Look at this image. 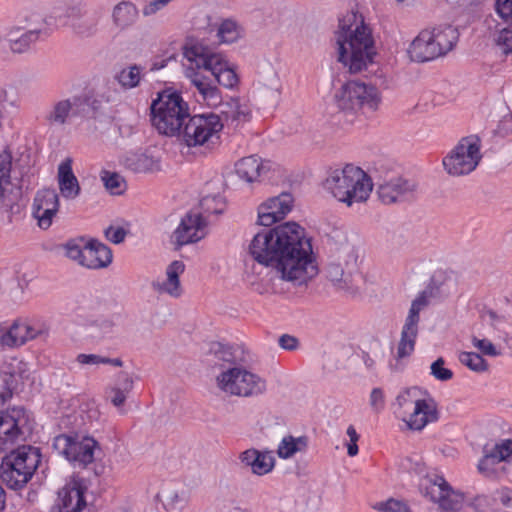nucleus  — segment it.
Wrapping results in <instances>:
<instances>
[{"mask_svg": "<svg viewBox=\"0 0 512 512\" xmlns=\"http://www.w3.org/2000/svg\"><path fill=\"white\" fill-rule=\"evenodd\" d=\"M249 253L259 264L274 268L281 280L294 287L307 284L318 272L310 239L296 222L258 232L249 245Z\"/></svg>", "mask_w": 512, "mask_h": 512, "instance_id": "obj_1", "label": "nucleus"}, {"mask_svg": "<svg viewBox=\"0 0 512 512\" xmlns=\"http://www.w3.org/2000/svg\"><path fill=\"white\" fill-rule=\"evenodd\" d=\"M184 57L188 61L185 75L198 91L201 100L209 107H217L222 103V96L216 84L225 88H233L238 77L227 61L207 47L195 44L185 47Z\"/></svg>", "mask_w": 512, "mask_h": 512, "instance_id": "obj_2", "label": "nucleus"}, {"mask_svg": "<svg viewBox=\"0 0 512 512\" xmlns=\"http://www.w3.org/2000/svg\"><path fill=\"white\" fill-rule=\"evenodd\" d=\"M338 61L351 74L359 73L373 62L376 52L370 28L363 17L355 12L346 14L339 21L336 32Z\"/></svg>", "mask_w": 512, "mask_h": 512, "instance_id": "obj_3", "label": "nucleus"}, {"mask_svg": "<svg viewBox=\"0 0 512 512\" xmlns=\"http://www.w3.org/2000/svg\"><path fill=\"white\" fill-rule=\"evenodd\" d=\"M333 241V259L326 267V276L336 290L356 294L362 282V276L356 271L357 254L347 236L335 230L330 236Z\"/></svg>", "mask_w": 512, "mask_h": 512, "instance_id": "obj_4", "label": "nucleus"}, {"mask_svg": "<svg viewBox=\"0 0 512 512\" xmlns=\"http://www.w3.org/2000/svg\"><path fill=\"white\" fill-rule=\"evenodd\" d=\"M325 187L339 202L351 207L369 198L373 184L361 168L348 164L332 171L325 180Z\"/></svg>", "mask_w": 512, "mask_h": 512, "instance_id": "obj_5", "label": "nucleus"}, {"mask_svg": "<svg viewBox=\"0 0 512 512\" xmlns=\"http://www.w3.org/2000/svg\"><path fill=\"white\" fill-rule=\"evenodd\" d=\"M189 116L188 103L177 92L164 91L151 104V121L167 136H177Z\"/></svg>", "mask_w": 512, "mask_h": 512, "instance_id": "obj_6", "label": "nucleus"}, {"mask_svg": "<svg viewBox=\"0 0 512 512\" xmlns=\"http://www.w3.org/2000/svg\"><path fill=\"white\" fill-rule=\"evenodd\" d=\"M40 463L39 450L24 445L12 450L3 457L0 465V478L10 489H22L32 478Z\"/></svg>", "mask_w": 512, "mask_h": 512, "instance_id": "obj_7", "label": "nucleus"}, {"mask_svg": "<svg viewBox=\"0 0 512 512\" xmlns=\"http://www.w3.org/2000/svg\"><path fill=\"white\" fill-rule=\"evenodd\" d=\"M334 99L339 112L350 122L360 112L362 114L373 113L380 104L378 89L374 85L359 81L345 83L335 93Z\"/></svg>", "mask_w": 512, "mask_h": 512, "instance_id": "obj_8", "label": "nucleus"}, {"mask_svg": "<svg viewBox=\"0 0 512 512\" xmlns=\"http://www.w3.org/2000/svg\"><path fill=\"white\" fill-rule=\"evenodd\" d=\"M223 129L220 116L209 113L189 116L177 137L188 147L215 145Z\"/></svg>", "mask_w": 512, "mask_h": 512, "instance_id": "obj_9", "label": "nucleus"}, {"mask_svg": "<svg viewBox=\"0 0 512 512\" xmlns=\"http://www.w3.org/2000/svg\"><path fill=\"white\" fill-rule=\"evenodd\" d=\"M481 141L477 136L463 137L443 158L445 171L453 177L468 175L478 166L482 154Z\"/></svg>", "mask_w": 512, "mask_h": 512, "instance_id": "obj_10", "label": "nucleus"}, {"mask_svg": "<svg viewBox=\"0 0 512 512\" xmlns=\"http://www.w3.org/2000/svg\"><path fill=\"white\" fill-rule=\"evenodd\" d=\"M216 382L221 391L240 397L258 396L266 390L265 380L240 365L222 371Z\"/></svg>", "mask_w": 512, "mask_h": 512, "instance_id": "obj_11", "label": "nucleus"}, {"mask_svg": "<svg viewBox=\"0 0 512 512\" xmlns=\"http://www.w3.org/2000/svg\"><path fill=\"white\" fill-rule=\"evenodd\" d=\"M52 446L59 455L81 468L91 464L95 459V452L100 450L95 439L78 433L60 434L54 438Z\"/></svg>", "mask_w": 512, "mask_h": 512, "instance_id": "obj_12", "label": "nucleus"}, {"mask_svg": "<svg viewBox=\"0 0 512 512\" xmlns=\"http://www.w3.org/2000/svg\"><path fill=\"white\" fill-rule=\"evenodd\" d=\"M12 155L7 149L0 152V213L12 216L20 212L19 202L22 198V178L13 177Z\"/></svg>", "mask_w": 512, "mask_h": 512, "instance_id": "obj_13", "label": "nucleus"}, {"mask_svg": "<svg viewBox=\"0 0 512 512\" xmlns=\"http://www.w3.org/2000/svg\"><path fill=\"white\" fill-rule=\"evenodd\" d=\"M420 490L444 512H458L463 507L464 495L455 491L441 475H426L420 483Z\"/></svg>", "mask_w": 512, "mask_h": 512, "instance_id": "obj_14", "label": "nucleus"}, {"mask_svg": "<svg viewBox=\"0 0 512 512\" xmlns=\"http://www.w3.org/2000/svg\"><path fill=\"white\" fill-rule=\"evenodd\" d=\"M431 295V291L424 290L415 300H413L401 331V338L397 346V360L409 357L413 353L418 335V323L420 320L419 313L428 305V297Z\"/></svg>", "mask_w": 512, "mask_h": 512, "instance_id": "obj_15", "label": "nucleus"}, {"mask_svg": "<svg viewBox=\"0 0 512 512\" xmlns=\"http://www.w3.org/2000/svg\"><path fill=\"white\" fill-rule=\"evenodd\" d=\"M206 235V219L201 213L190 211L181 219L171 238L175 250H179L184 245L202 240Z\"/></svg>", "mask_w": 512, "mask_h": 512, "instance_id": "obj_16", "label": "nucleus"}, {"mask_svg": "<svg viewBox=\"0 0 512 512\" xmlns=\"http://www.w3.org/2000/svg\"><path fill=\"white\" fill-rule=\"evenodd\" d=\"M47 334L48 328L45 325L36 327L27 321L15 320L9 328L0 324V350L21 346L29 340Z\"/></svg>", "mask_w": 512, "mask_h": 512, "instance_id": "obj_17", "label": "nucleus"}, {"mask_svg": "<svg viewBox=\"0 0 512 512\" xmlns=\"http://www.w3.org/2000/svg\"><path fill=\"white\" fill-rule=\"evenodd\" d=\"M254 93L260 105L276 108L282 94V83L278 73L272 68L263 72L254 86Z\"/></svg>", "mask_w": 512, "mask_h": 512, "instance_id": "obj_18", "label": "nucleus"}, {"mask_svg": "<svg viewBox=\"0 0 512 512\" xmlns=\"http://www.w3.org/2000/svg\"><path fill=\"white\" fill-rule=\"evenodd\" d=\"M82 100L75 95L55 101L45 114V121L50 127H63L74 117H81L83 113Z\"/></svg>", "mask_w": 512, "mask_h": 512, "instance_id": "obj_19", "label": "nucleus"}, {"mask_svg": "<svg viewBox=\"0 0 512 512\" xmlns=\"http://www.w3.org/2000/svg\"><path fill=\"white\" fill-rule=\"evenodd\" d=\"M59 210V196L55 189L39 190L33 201V216L41 229H48Z\"/></svg>", "mask_w": 512, "mask_h": 512, "instance_id": "obj_20", "label": "nucleus"}, {"mask_svg": "<svg viewBox=\"0 0 512 512\" xmlns=\"http://www.w3.org/2000/svg\"><path fill=\"white\" fill-rule=\"evenodd\" d=\"M293 197L290 193H281L269 198L258 207V223L271 226L282 220L292 209Z\"/></svg>", "mask_w": 512, "mask_h": 512, "instance_id": "obj_21", "label": "nucleus"}, {"mask_svg": "<svg viewBox=\"0 0 512 512\" xmlns=\"http://www.w3.org/2000/svg\"><path fill=\"white\" fill-rule=\"evenodd\" d=\"M23 419V408H14L11 412L0 414V451L10 448L21 438Z\"/></svg>", "mask_w": 512, "mask_h": 512, "instance_id": "obj_22", "label": "nucleus"}, {"mask_svg": "<svg viewBox=\"0 0 512 512\" xmlns=\"http://www.w3.org/2000/svg\"><path fill=\"white\" fill-rule=\"evenodd\" d=\"M416 188L417 184L414 181L397 177L389 181L379 183L377 193L384 204H392L406 200L413 195Z\"/></svg>", "mask_w": 512, "mask_h": 512, "instance_id": "obj_23", "label": "nucleus"}, {"mask_svg": "<svg viewBox=\"0 0 512 512\" xmlns=\"http://www.w3.org/2000/svg\"><path fill=\"white\" fill-rule=\"evenodd\" d=\"M410 411L408 419L403 418L410 430L420 431L438 419L437 405L431 398L417 401Z\"/></svg>", "mask_w": 512, "mask_h": 512, "instance_id": "obj_24", "label": "nucleus"}, {"mask_svg": "<svg viewBox=\"0 0 512 512\" xmlns=\"http://www.w3.org/2000/svg\"><path fill=\"white\" fill-rule=\"evenodd\" d=\"M46 32V29L42 28H32L22 32L20 28L14 27L4 35L1 41L11 52L20 54L28 51L30 45Z\"/></svg>", "mask_w": 512, "mask_h": 512, "instance_id": "obj_25", "label": "nucleus"}, {"mask_svg": "<svg viewBox=\"0 0 512 512\" xmlns=\"http://www.w3.org/2000/svg\"><path fill=\"white\" fill-rule=\"evenodd\" d=\"M205 356L209 365L219 367L223 371L233 366H239L242 361L236 350L220 342H211Z\"/></svg>", "mask_w": 512, "mask_h": 512, "instance_id": "obj_26", "label": "nucleus"}, {"mask_svg": "<svg viewBox=\"0 0 512 512\" xmlns=\"http://www.w3.org/2000/svg\"><path fill=\"white\" fill-rule=\"evenodd\" d=\"M408 53L411 60L416 62H426L441 56L435 46L433 32L427 29L422 30L413 40Z\"/></svg>", "mask_w": 512, "mask_h": 512, "instance_id": "obj_27", "label": "nucleus"}, {"mask_svg": "<svg viewBox=\"0 0 512 512\" xmlns=\"http://www.w3.org/2000/svg\"><path fill=\"white\" fill-rule=\"evenodd\" d=\"M184 270L185 264L182 261H173L166 268V279L154 281L152 283L153 289L160 294L165 293L174 298L180 297L183 293L180 275L184 273Z\"/></svg>", "mask_w": 512, "mask_h": 512, "instance_id": "obj_28", "label": "nucleus"}, {"mask_svg": "<svg viewBox=\"0 0 512 512\" xmlns=\"http://www.w3.org/2000/svg\"><path fill=\"white\" fill-rule=\"evenodd\" d=\"M82 266L89 269L106 268L112 262V251L103 243L91 239L86 243Z\"/></svg>", "mask_w": 512, "mask_h": 512, "instance_id": "obj_29", "label": "nucleus"}, {"mask_svg": "<svg viewBox=\"0 0 512 512\" xmlns=\"http://www.w3.org/2000/svg\"><path fill=\"white\" fill-rule=\"evenodd\" d=\"M239 459L242 464L251 467L252 472L256 475L267 474L275 464V459L269 452H261L254 448L240 453Z\"/></svg>", "mask_w": 512, "mask_h": 512, "instance_id": "obj_30", "label": "nucleus"}, {"mask_svg": "<svg viewBox=\"0 0 512 512\" xmlns=\"http://www.w3.org/2000/svg\"><path fill=\"white\" fill-rule=\"evenodd\" d=\"M267 170L266 163L256 155L243 157L235 164L236 174L247 183L259 181Z\"/></svg>", "mask_w": 512, "mask_h": 512, "instance_id": "obj_31", "label": "nucleus"}, {"mask_svg": "<svg viewBox=\"0 0 512 512\" xmlns=\"http://www.w3.org/2000/svg\"><path fill=\"white\" fill-rule=\"evenodd\" d=\"M124 165L135 173H154L161 171V159L149 151L135 152L126 156Z\"/></svg>", "mask_w": 512, "mask_h": 512, "instance_id": "obj_32", "label": "nucleus"}, {"mask_svg": "<svg viewBox=\"0 0 512 512\" xmlns=\"http://www.w3.org/2000/svg\"><path fill=\"white\" fill-rule=\"evenodd\" d=\"M58 184L64 198L73 199L80 194L79 182L72 171V159L66 158L58 167Z\"/></svg>", "mask_w": 512, "mask_h": 512, "instance_id": "obj_33", "label": "nucleus"}, {"mask_svg": "<svg viewBox=\"0 0 512 512\" xmlns=\"http://www.w3.org/2000/svg\"><path fill=\"white\" fill-rule=\"evenodd\" d=\"M138 18V8L130 1H121L112 9V23L121 31L132 27L137 22Z\"/></svg>", "mask_w": 512, "mask_h": 512, "instance_id": "obj_34", "label": "nucleus"}, {"mask_svg": "<svg viewBox=\"0 0 512 512\" xmlns=\"http://www.w3.org/2000/svg\"><path fill=\"white\" fill-rule=\"evenodd\" d=\"M431 31L435 46L440 50L441 56L449 52L458 40L457 30L450 25L433 28Z\"/></svg>", "mask_w": 512, "mask_h": 512, "instance_id": "obj_35", "label": "nucleus"}, {"mask_svg": "<svg viewBox=\"0 0 512 512\" xmlns=\"http://www.w3.org/2000/svg\"><path fill=\"white\" fill-rule=\"evenodd\" d=\"M157 497L168 512L180 511L188 502V498L184 493H179L173 488L163 490Z\"/></svg>", "mask_w": 512, "mask_h": 512, "instance_id": "obj_36", "label": "nucleus"}, {"mask_svg": "<svg viewBox=\"0 0 512 512\" xmlns=\"http://www.w3.org/2000/svg\"><path fill=\"white\" fill-rule=\"evenodd\" d=\"M307 447V438L305 436L293 437L286 436L278 446L277 454L282 459H288L295 453L304 451Z\"/></svg>", "mask_w": 512, "mask_h": 512, "instance_id": "obj_37", "label": "nucleus"}, {"mask_svg": "<svg viewBox=\"0 0 512 512\" xmlns=\"http://www.w3.org/2000/svg\"><path fill=\"white\" fill-rule=\"evenodd\" d=\"M142 70L141 66L134 64L122 69L115 78L123 88L132 89L139 85L142 78Z\"/></svg>", "mask_w": 512, "mask_h": 512, "instance_id": "obj_38", "label": "nucleus"}, {"mask_svg": "<svg viewBox=\"0 0 512 512\" xmlns=\"http://www.w3.org/2000/svg\"><path fill=\"white\" fill-rule=\"evenodd\" d=\"M225 109L221 110V114L224 116L226 121L240 122L246 121L249 116V111L246 107L242 106L238 99H231L229 102L223 105Z\"/></svg>", "mask_w": 512, "mask_h": 512, "instance_id": "obj_39", "label": "nucleus"}, {"mask_svg": "<svg viewBox=\"0 0 512 512\" xmlns=\"http://www.w3.org/2000/svg\"><path fill=\"white\" fill-rule=\"evenodd\" d=\"M100 178H101L105 188L112 195H120L125 191L126 182L120 174H118L116 172H109V171L103 170L100 173Z\"/></svg>", "mask_w": 512, "mask_h": 512, "instance_id": "obj_40", "label": "nucleus"}, {"mask_svg": "<svg viewBox=\"0 0 512 512\" xmlns=\"http://www.w3.org/2000/svg\"><path fill=\"white\" fill-rule=\"evenodd\" d=\"M122 377L123 381L121 383V387H113L110 390L111 403L117 408L124 405L127 394L133 388V380L126 374H122Z\"/></svg>", "mask_w": 512, "mask_h": 512, "instance_id": "obj_41", "label": "nucleus"}, {"mask_svg": "<svg viewBox=\"0 0 512 512\" xmlns=\"http://www.w3.org/2000/svg\"><path fill=\"white\" fill-rule=\"evenodd\" d=\"M79 99L82 100L83 105V113L81 117H94L96 118L103 110V104L105 102L104 97L97 96H82L78 95Z\"/></svg>", "mask_w": 512, "mask_h": 512, "instance_id": "obj_42", "label": "nucleus"}, {"mask_svg": "<svg viewBox=\"0 0 512 512\" xmlns=\"http://www.w3.org/2000/svg\"><path fill=\"white\" fill-rule=\"evenodd\" d=\"M459 361L475 372H484L488 369L487 361L480 354L475 352H461Z\"/></svg>", "mask_w": 512, "mask_h": 512, "instance_id": "obj_43", "label": "nucleus"}, {"mask_svg": "<svg viewBox=\"0 0 512 512\" xmlns=\"http://www.w3.org/2000/svg\"><path fill=\"white\" fill-rule=\"evenodd\" d=\"M87 241L88 240L83 237L69 240L64 246L67 257L82 265L84 260L83 251L85 250Z\"/></svg>", "mask_w": 512, "mask_h": 512, "instance_id": "obj_44", "label": "nucleus"}, {"mask_svg": "<svg viewBox=\"0 0 512 512\" xmlns=\"http://www.w3.org/2000/svg\"><path fill=\"white\" fill-rule=\"evenodd\" d=\"M217 35L222 43H233L239 38V29L232 20H224L219 26Z\"/></svg>", "mask_w": 512, "mask_h": 512, "instance_id": "obj_45", "label": "nucleus"}, {"mask_svg": "<svg viewBox=\"0 0 512 512\" xmlns=\"http://www.w3.org/2000/svg\"><path fill=\"white\" fill-rule=\"evenodd\" d=\"M506 24L497 33L495 43L501 53L508 55L512 53V23Z\"/></svg>", "mask_w": 512, "mask_h": 512, "instance_id": "obj_46", "label": "nucleus"}, {"mask_svg": "<svg viewBox=\"0 0 512 512\" xmlns=\"http://www.w3.org/2000/svg\"><path fill=\"white\" fill-rule=\"evenodd\" d=\"M372 509L379 512H410L406 502L394 498L377 502L372 505Z\"/></svg>", "mask_w": 512, "mask_h": 512, "instance_id": "obj_47", "label": "nucleus"}, {"mask_svg": "<svg viewBox=\"0 0 512 512\" xmlns=\"http://www.w3.org/2000/svg\"><path fill=\"white\" fill-rule=\"evenodd\" d=\"M25 21L28 24V26L30 27V29H32V28L46 29L47 32L44 33L45 35L49 34L48 26H51L55 23V19L53 17L43 16L38 11L29 12L25 16Z\"/></svg>", "mask_w": 512, "mask_h": 512, "instance_id": "obj_48", "label": "nucleus"}, {"mask_svg": "<svg viewBox=\"0 0 512 512\" xmlns=\"http://www.w3.org/2000/svg\"><path fill=\"white\" fill-rule=\"evenodd\" d=\"M417 388H409L405 391L401 392L396 398V404L399 408L403 409L404 412H409L414 405H416L417 401H421L418 396Z\"/></svg>", "mask_w": 512, "mask_h": 512, "instance_id": "obj_49", "label": "nucleus"}, {"mask_svg": "<svg viewBox=\"0 0 512 512\" xmlns=\"http://www.w3.org/2000/svg\"><path fill=\"white\" fill-rule=\"evenodd\" d=\"M98 20L95 17H83L73 24V30L80 36H91L97 30Z\"/></svg>", "mask_w": 512, "mask_h": 512, "instance_id": "obj_50", "label": "nucleus"}, {"mask_svg": "<svg viewBox=\"0 0 512 512\" xmlns=\"http://www.w3.org/2000/svg\"><path fill=\"white\" fill-rule=\"evenodd\" d=\"M489 451L491 452L489 456H492L493 464L506 461L512 455V440H504L502 443L494 445Z\"/></svg>", "mask_w": 512, "mask_h": 512, "instance_id": "obj_51", "label": "nucleus"}, {"mask_svg": "<svg viewBox=\"0 0 512 512\" xmlns=\"http://www.w3.org/2000/svg\"><path fill=\"white\" fill-rule=\"evenodd\" d=\"M14 376L8 372L0 371V408L12 397Z\"/></svg>", "mask_w": 512, "mask_h": 512, "instance_id": "obj_52", "label": "nucleus"}, {"mask_svg": "<svg viewBox=\"0 0 512 512\" xmlns=\"http://www.w3.org/2000/svg\"><path fill=\"white\" fill-rule=\"evenodd\" d=\"M445 360L442 357L437 358L430 366L431 375L442 382L449 381L453 378V372L444 367Z\"/></svg>", "mask_w": 512, "mask_h": 512, "instance_id": "obj_53", "label": "nucleus"}, {"mask_svg": "<svg viewBox=\"0 0 512 512\" xmlns=\"http://www.w3.org/2000/svg\"><path fill=\"white\" fill-rule=\"evenodd\" d=\"M481 319L495 331H500L503 323L506 321L505 316L499 315L492 309L484 310L481 314Z\"/></svg>", "mask_w": 512, "mask_h": 512, "instance_id": "obj_54", "label": "nucleus"}, {"mask_svg": "<svg viewBox=\"0 0 512 512\" xmlns=\"http://www.w3.org/2000/svg\"><path fill=\"white\" fill-rule=\"evenodd\" d=\"M471 341L473 346L484 355L491 357H496L500 355V352L496 349L494 344L487 339H479L476 336H472Z\"/></svg>", "mask_w": 512, "mask_h": 512, "instance_id": "obj_55", "label": "nucleus"}, {"mask_svg": "<svg viewBox=\"0 0 512 512\" xmlns=\"http://www.w3.org/2000/svg\"><path fill=\"white\" fill-rule=\"evenodd\" d=\"M495 7L498 15L506 23H512V0H496Z\"/></svg>", "mask_w": 512, "mask_h": 512, "instance_id": "obj_56", "label": "nucleus"}, {"mask_svg": "<svg viewBox=\"0 0 512 512\" xmlns=\"http://www.w3.org/2000/svg\"><path fill=\"white\" fill-rule=\"evenodd\" d=\"M106 238L114 244H119L124 241L126 236V231L122 227L114 228L112 226L108 227L105 230Z\"/></svg>", "mask_w": 512, "mask_h": 512, "instance_id": "obj_57", "label": "nucleus"}, {"mask_svg": "<svg viewBox=\"0 0 512 512\" xmlns=\"http://www.w3.org/2000/svg\"><path fill=\"white\" fill-rule=\"evenodd\" d=\"M76 362L80 365H99L101 363H107L108 361L104 357L96 354H78Z\"/></svg>", "mask_w": 512, "mask_h": 512, "instance_id": "obj_58", "label": "nucleus"}, {"mask_svg": "<svg viewBox=\"0 0 512 512\" xmlns=\"http://www.w3.org/2000/svg\"><path fill=\"white\" fill-rule=\"evenodd\" d=\"M384 396L379 388H374L370 395V404L375 411H379L383 407Z\"/></svg>", "mask_w": 512, "mask_h": 512, "instance_id": "obj_59", "label": "nucleus"}, {"mask_svg": "<svg viewBox=\"0 0 512 512\" xmlns=\"http://www.w3.org/2000/svg\"><path fill=\"white\" fill-rule=\"evenodd\" d=\"M279 345L286 350H294L298 346V339L294 336L284 334L279 338Z\"/></svg>", "mask_w": 512, "mask_h": 512, "instance_id": "obj_60", "label": "nucleus"}, {"mask_svg": "<svg viewBox=\"0 0 512 512\" xmlns=\"http://www.w3.org/2000/svg\"><path fill=\"white\" fill-rule=\"evenodd\" d=\"M491 452L488 450L487 445L484 447V456L478 463V471L480 473H487L490 470L489 461H492V456H489Z\"/></svg>", "mask_w": 512, "mask_h": 512, "instance_id": "obj_61", "label": "nucleus"}, {"mask_svg": "<svg viewBox=\"0 0 512 512\" xmlns=\"http://www.w3.org/2000/svg\"><path fill=\"white\" fill-rule=\"evenodd\" d=\"M1 101L9 105L10 107L18 106L17 96L13 93H10L7 90H3L0 95Z\"/></svg>", "mask_w": 512, "mask_h": 512, "instance_id": "obj_62", "label": "nucleus"}, {"mask_svg": "<svg viewBox=\"0 0 512 512\" xmlns=\"http://www.w3.org/2000/svg\"><path fill=\"white\" fill-rule=\"evenodd\" d=\"M65 15L68 17L82 16V4L78 3L76 5L68 7Z\"/></svg>", "mask_w": 512, "mask_h": 512, "instance_id": "obj_63", "label": "nucleus"}, {"mask_svg": "<svg viewBox=\"0 0 512 512\" xmlns=\"http://www.w3.org/2000/svg\"><path fill=\"white\" fill-rule=\"evenodd\" d=\"M221 199L219 197H213V198H204L202 200V206L205 207V210L207 212H211V213H215V214H220L222 213V210L221 209H214L213 211L210 210V207H209V203L210 202H218L220 201Z\"/></svg>", "mask_w": 512, "mask_h": 512, "instance_id": "obj_64", "label": "nucleus"}]
</instances>
